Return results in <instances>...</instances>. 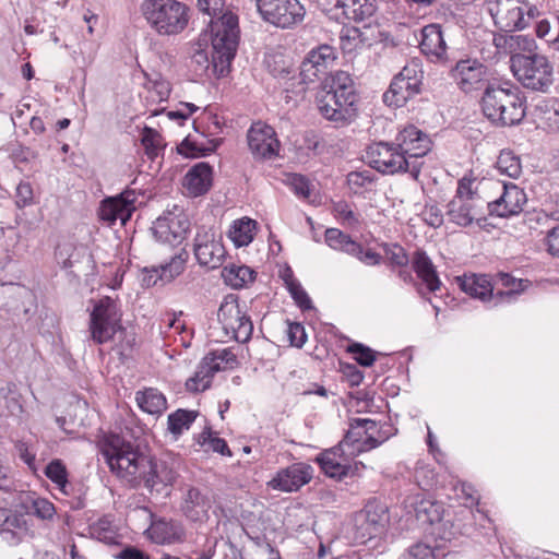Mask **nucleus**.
<instances>
[{
	"label": "nucleus",
	"mask_w": 559,
	"mask_h": 559,
	"mask_svg": "<svg viewBox=\"0 0 559 559\" xmlns=\"http://www.w3.org/2000/svg\"><path fill=\"white\" fill-rule=\"evenodd\" d=\"M99 444L110 471L129 486L143 485L151 493H169L177 478V472L169 463L148 459L117 433L105 435Z\"/></svg>",
	"instance_id": "1"
},
{
	"label": "nucleus",
	"mask_w": 559,
	"mask_h": 559,
	"mask_svg": "<svg viewBox=\"0 0 559 559\" xmlns=\"http://www.w3.org/2000/svg\"><path fill=\"white\" fill-rule=\"evenodd\" d=\"M239 27L238 16L235 14L223 15L217 21L212 22V59H209L207 52L197 50L190 60V68L195 76L202 78L209 70L219 75H224L228 70L230 61L234 59L238 46Z\"/></svg>",
	"instance_id": "2"
},
{
	"label": "nucleus",
	"mask_w": 559,
	"mask_h": 559,
	"mask_svg": "<svg viewBox=\"0 0 559 559\" xmlns=\"http://www.w3.org/2000/svg\"><path fill=\"white\" fill-rule=\"evenodd\" d=\"M359 95L352 76L337 71L325 78L322 90L317 95L320 112L328 120L348 123L358 114Z\"/></svg>",
	"instance_id": "3"
},
{
	"label": "nucleus",
	"mask_w": 559,
	"mask_h": 559,
	"mask_svg": "<svg viewBox=\"0 0 559 559\" xmlns=\"http://www.w3.org/2000/svg\"><path fill=\"white\" fill-rule=\"evenodd\" d=\"M480 104L484 116L500 127L518 124L526 114L522 91L510 82L488 84Z\"/></svg>",
	"instance_id": "4"
},
{
	"label": "nucleus",
	"mask_w": 559,
	"mask_h": 559,
	"mask_svg": "<svg viewBox=\"0 0 559 559\" xmlns=\"http://www.w3.org/2000/svg\"><path fill=\"white\" fill-rule=\"evenodd\" d=\"M141 11L150 26L162 36L182 33L190 21V8L178 0H144Z\"/></svg>",
	"instance_id": "5"
},
{
	"label": "nucleus",
	"mask_w": 559,
	"mask_h": 559,
	"mask_svg": "<svg viewBox=\"0 0 559 559\" xmlns=\"http://www.w3.org/2000/svg\"><path fill=\"white\" fill-rule=\"evenodd\" d=\"M475 183L476 179L472 176L462 177L457 181L455 195L448 203L449 219L457 226L480 225L486 219L487 201L478 194Z\"/></svg>",
	"instance_id": "6"
},
{
	"label": "nucleus",
	"mask_w": 559,
	"mask_h": 559,
	"mask_svg": "<svg viewBox=\"0 0 559 559\" xmlns=\"http://www.w3.org/2000/svg\"><path fill=\"white\" fill-rule=\"evenodd\" d=\"M510 62L513 75L525 88L546 93L552 85L554 68L547 57L514 53Z\"/></svg>",
	"instance_id": "7"
},
{
	"label": "nucleus",
	"mask_w": 559,
	"mask_h": 559,
	"mask_svg": "<svg viewBox=\"0 0 559 559\" xmlns=\"http://www.w3.org/2000/svg\"><path fill=\"white\" fill-rule=\"evenodd\" d=\"M366 158L373 169L382 174L407 171L414 179H418V165L405 159L402 142H371L367 146Z\"/></svg>",
	"instance_id": "8"
},
{
	"label": "nucleus",
	"mask_w": 559,
	"mask_h": 559,
	"mask_svg": "<svg viewBox=\"0 0 559 559\" xmlns=\"http://www.w3.org/2000/svg\"><path fill=\"white\" fill-rule=\"evenodd\" d=\"M121 318L122 312L116 299L104 296L94 301L88 323L92 341L97 345L111 341L122 330Z\"/></svg>",
	"instance_id": "9"
},
{
	"label": "nucleus",
	"mask_w": 559,
	"mask_h": 559,
	"mask_svg": "<svg viewBox=\"0 0 559 559\" xmlns=\"http://www.w3.org/2000/svg\"><path fill=\"white\" fill-rule=\"evenodd\" d=\"M390 525L389 508L385 503L370 499L355 518V538L366 544L377 540L372 547L378 546L388 533Z\"/></svg>",
	"instance_id": "10"
},
{
	"label": "nucleus",
	"mask_w": 559,
	"mask_h": 559,
	"mask_svg": "<svg viewBox=\"0 0 559 559\" xmlns=\"http://www.w3.org/2000/svg\"><path fill=\"white\" fill-rule=\"evenodd\" d=\"M394 435L393 426L388 423H377L369 418H352L349 420V429L347 430L344 441L357 447L358 452L368 451L381 445L390 437Z\"/></svg>",
	"instance_id": "11"
},
{
	"label": "nucleus",
	"mask_w": 559,
	"mask_h": 559,
	"mask_svg": "<svg viewBox=\"0 0 559 559\" xmlns=\"http://www.w3.org/2000/svg\"><path fill=\"white\" fill-rule=\"evenodd\" d=\"M190 228L191 223L183 209L174 205L153 222L151 230L156 241L177 247L186 240Z\"/></svg>",
	"instance_id": "12"
},
{
	"label": "nucleus",
	"mask_w": 559,
	"mask_h": 559,
	"mask_svg": "<svg viewBox=\"0 0 559 559\" xmlns=\"http://www.w3.org/2000/svg\"><path fill=\"white\" fill-rule=\"evenodd\" d=\"M217 318L226 336L239 343H246L251 338L253 324L246 312V306H241L238 299L229 295L221 304Z\"/></svg>",
	"instance_id": "13"
},
{
	"label": "nucleus",
	"mask_w": 559,
	"mask_h": 559,
	"mask_svg": "<svg viewBox=\"0 0 559 559\" xmlns=\"http://www.w3.org/2000/svg\"><path fill=\"white\" fill-rule=\"evenodd\" d=\"M193 253L201 266L219 267L226 257L222 235L213 227H198L193 239Z\"/></svg>",
	"instance_id": "14"
},
{
	"label": "nucleus",
	"mask_w": 559,
	"mask_h": 559,
	"mask_svg": "<svg viewBox=\"0 0 559 559\" xmlns=\"http://www.w3.org/2000/svg\"><path fill=\"white\" fill-rule=\"evenodd\" d=\"M257 8L264 21L282 28L301 23L306 13L298 0H257Z\"/></svg>",
	"instance_id": "15"
},
{
	"label": "nucleus",
	"mask_w": 559,
	"mask_h": 559,
	"mask_svg": "<svg viewBox=\"0 0 559 559\" xmlns=\"http://www.w3.org/2000/svg\"><path fill=\"white\" fill-rule=\"evenodd\" d=\"M421 71L416 66H406L394 76L389 90L383 94V102L391 107H402L408 99L420 93Z\"/></svg>",
	"instance_id": "16"
},
{
	"label": "nucleus",
	"mask_w": 559,
	"mask_h": 559,
	"mask_svg": "<svg viewBox=\"0 0 559 559\" xmlns=\"http://www.w3.org/2000/svg\"><path fill=\"white\" fill-rule=\"evenodd\" d=\"M320 9L336 21L362 22L377 11V0H318Z\"/></svg>",
	"instance_id": "17"
},
{
	"label": "nucleus",
	"mask_w": 559,
	"mask_h": 559,
	"mask_svg": "<svg viewBox=\"0 0 559 559\" xmlns=\"http://www.w3.org/2000/svg\"><path fill=\"white\" fill-rule=\"evenodd\" d=\"M313 467L306 462H296L276 472L267 486L282 492H296L313 478Z\"/></svg>",
	"instance_id": "18"
},
{
	"label": "nucleus",
	"mask_w": 559,
	"mask_h": 559,
	"mask_svg": "<svg viewBox=\"0 0 559 559\" xmlns=\"http://www.w3.org/2000/svg\"><path fill=\"white\" fill-rule=\"evenodd\" d=\"M324 241L331 249L355 257L366 265H377L381 261L379 253L371 249L365 250L359 242L338 228H328L324 233Z\"/></svg>",
	"instance_id": "19"
},
{
	"label": "nucleus",
	"mask_w": 559,
	"mask_h": 559,
	"mask_svg": "<svg viewBox=\"0 0 559 559\" xmlns=\"http://www.w3.org/2000/svg\"><path fill=\"white\" fill-rule=\"evenodd\" d=\"M488 69L477 59H462L450 70V76L464 93L479 90L487 81Z\"/></svg>",
	"instance_id": "20"
},
{
	"label": "nucleus",
	"mask_w": 559,
	"mask_h": 559,
	"mask_svg": "<svg viewBox=\"0 0 559 559\" xmlns=\"http://www.w3.org/2000/svg\"><path fill=\"white\" fill-rule=\"evenodd\" d=\"M336 59L335 49L329 45H321L310 50L300 66V76L304 83H312L328 74Z\"/></svg>",
	"instance_id": "21"
},
{
	"label": "nucleus",
	"mask_w": 559,
	"mask_h": 559,
	"mask_svg": "<svg viewBox=\"0 0 559 559\" xmlns=\"http://www.w3.org/2000/svg\"><path fill=\"white\" fill-rule=\"evenodd\" d=\"M187 259L188 252L181 249L169 262L157 266L144 267L140 278L141 285L148 288L155 286L159 281L163 283L171 282L183 272Z\"/></svg>",
	"instance_id": "22"
},
{
	"label": "nucleus",
	"mask_w": 559,
	"mask_h": 559,
	"mask_svg": "<svg viewBox=\"0 0 559 559\" xmlns=\"http://www.w3.org/2000/svg\"><path fill=\"white\" fill-rule=\"evenodd\" d=\"M134 202L135 194L133 191H124L116 198L106 199L100 204L99 218L109 225L115 224L117 221L121 225H126L135 211Z\"/></svg>",
	"instance_id": "23"
},
{
	"label": "nucleus",
	"mask_w": 559,
	"mask_h": 559,
	"mask_svg": "<svg viewBox=\"0 0 559 559\" xmlns=\"http://www.w3.org/2000/svg\"><path fill=\"white\" fill-rule=\"evenodd\" d=\"M344 445L352 444L346 443L343 439L336 447L324 450L316 457V462L328 477L342 479L353 474L349 459L343 450Z\"/></svg>",
	"instance_id": "24"
},
{
	"label": "nucleus",
	"mask_w": 559,
	"mask_h": 559,
	"mask_svg": "<svg viewBox=\"0 0 559 559\" xmlns=\"http://www.w3.org/2000/svg\"><path fill=\"white\" fill-rule=\"evenodd\" d=\"M495 23L506 32L525 28V9L522 0H497L490 8Z\"/></svg>",
	"instance_id": "25"
},
{
	"label": "nucleus",
	"mask_w": 559,
	"mask_h": 559,
	"mask_svg": "<svg viewBox=\"0 0 559 559\" xmlns=\"http://www.w3.org/2000/svg\"><path fill=\"white\" fill-rule=\"evenodd\" d=\"M31 528L24 514L8 508H0V538L10 546H17L27 536Z\"/></svg>",
	"instance_id": "26"
},
{
	"label": "nucleus",
	"mask_w": 559,
	"mask_h": 559,
	"mask_svg": "<svg viewBox=\"0 0 559 559\" xmlns=\"http://www.w3.org/2000/svg\"><path fill=\"white\" fill-rule=\"evenodd\" d=\"M526 203L525 192L514 183L503 185L502 194L492 202H487L489 215L508 217L523 211Z\"/></svg>",
	"instance_id": "27"
},
{
	"label": "nucleus",
	"mask_w": 559,
	"mask_h": 559,
	"mask_svg": "<svg viewBox=\"0 0 559 559\" xmlns=\"http://www.w3.org/2000/svg\"><path fill=\"white\" fill-rule=\"evenodd\" d=\"M182 186L192 198L206 194L213 186V168L209 163L193 165L185 175Z\"/></svg>",
	"instance_id": "28"
},
{
	"label": "nucleus",
	"mask_w": 559,
	"mask_h": 559,
	"mask_svg": "<svg viewBox=\"0 0 559 559\" xmlns=\"http://www.w3.org/2000/svg\"><path fill=\"white\" fill-rule=\"evenodd\" d=\"M211 508L212 499L210 495L200 488H189L182 498L181 511L191 522L206 521Z\"/></svg>",
	"instance_id": "29"
},
{
	"label": "nucleus",
	"mask_w": 559,
	"mask_h": 559,
	"mask_svg": "<svg viewBox=\"0 0 559 559\" xmlns=\"http://www.w3.org/2000/svg\"><path fill=\"white\" fill-rule=\"evenodd\" d=\"M456 283L466 295L479 299L484 304H492L495 306L493 286L488 275L464 274L456 277Z\"/></svg>",
	"instance_id": "30"
},
{
	"label": "nucleus",
	"mask_w": 559,
	"mask_h": 559,
	"mask_svg": "<svg viewBox=\"0 0 559 559\" xmlns=\"http://www.w3.org/2000/svg\"><path fill=\"white\" fill-rule=\"evenodd\" d=\"M419 48L431 60H445L447 44L439 24H429L421 29Z\"/></svg>",
	"instance_id": "31"
},
{
	"label": "nucleus",
	"mask_w": 559,
	"mask_h": 559,
	"mask_svg": "<svg viewBox=\"0 0 559 559\" xmlns=\"http://www.w3.org/2000/svg\"><path fill=\"white\" fill-rule=\"evenodd\" d=\"M412 267L417 277L426 285L430 293L440 289L441 281L437 273L436 266L427 252L423 249H416L411 259Z\"/></svg>",
	"instance_id": "32"
},
{
	"label": "nucleus",
	"mask_w": 559,
	"mask_h": 559,
	"mask_svg": "<svg viewBox=\"0 0 559 559\" xmlns=\"http://www.w3.org/2000/svg\"><path fill=\"white\" fill-rule=\"evenodd\" d=\"M147 537L155 544L166 545L181 540L185 536L183 526L174 520L158 519L146 530Z\"/></svg>",
	"instance_id": "33"
},
{
	"label": "nucleus",
	"mask_w": 559,
	"mask_h": 559,
	"mask_svg": "<svg viewBox=\"0 0 559 559\" xmlns=\"http://www.w3.org/2000/svg\"><path fill=\"white\" fill-rule=\"evenodd\" d=\"M24 412L17 385L12 381H0V416L21 419Z\"/></svg>",
	"instance_id": "34"
},
{
	"label": "nucleus",
	"mask_w": 559,
	"mask_h": 559,
	"mask_svg": "<svg viewBox=\"0 0 559 559\" xmlns=\"http://www.w3.org/2000/svg\"><path fill=\"white\" fill-rule=\"evenodd\" d=\"M21 508L31 515L51 522L56 516V507L47 498L40 497L35 492H27L20 497Z\"/></svg>",
	"instance_id": "35"
},
{
	"label": "nucleus",
	"mask_w": 559,
	"mask_h": 559,
	"mask_svg": "<svg viewBox=\"0 0 559 559\" xmlns=\"http://www.w3.org/2000/svg\"><path fill=\"white\" fill-rule=\"evenodd\" d=\"M212 358H203L197 367L192 377L186 381V388L189 392H203L211 386L213 377L218 372V367L210 366Z\"/></svg>",
	"instance_id": "36"
},
{
	"label": "nucleus",
	"mask_w": 559,
	"mask_h": 559,
	"mask_svg": "<svg viewBox=\"0 0 559 559\" xmlns=\"http://www.w3.org/2000/svg\"><path fill=\"white\" fill-rule=\"evenodd\" d=\"M138 406L151 415H160L167 408L165 395L154 388H146L135 393Z\"/></svg>",
	"instance_id": "37"
},
{
	"label": "nucleus",
	"mask_w": 559,
	"mask_h": 559,
	"mask_svg": "<svg viewBox=\"0 0 559 559\" xmlns=\"http://www.w3.org/2000/svg\"><path fill=\"white\" fill-rule=\"evenodd\" d=\"M90 535L107 545H118L121 536L110 515H104L88 526Z\"/></svg>",
	"instance_id": "38"
},
{
	"label": "nucleus",
	"mask_w": 559,
	"mask_h": 559,
	"mask_svg": "<svg viewBox=\"0 0 559 559\" xmlns=\"http://www.w3.org/2000/svg\"><path fill=\"white\" fill-rule=\"evenodd\" d=\"M198 415L197 411L179 408L168 415L167 430L177 440L185 431L190 429Z\"/></svg>",
	"instance_id": "39"
},
{
	"label": "nucleus",
	"mask_w": 559,
	"mask_h": 559,
	"mask_svg": "<svg viewBox=\"0 0 559 559\" xmlns=\"http://www.w3.org/2000/svg\"><path fill=\"white\" fill-rule=\"evenodd\" d=\"M255 225L257 222L248 217L234 222L229 230V237L236 247L248 246L253 240Z\"/></svg>",
	"instance_id": "40"
},
{
	"label": "nucleus",
	"mask_w": 559,
	"mask_h": 559,
	"mask_svg": "<svg viewBox=\"0 0 559 559\" xmlns=\"http://www.w3.org/2000/svg\"><path fill=\"white\" fill-rule=\"evenodd\" d=\"M500 282L501 285L508 289L498 290L497 293H495V306L513 301L515 297L524 290L525 287L524 282L522 280L514 278L507 273L500 274Z\"/></svg>",
	"instance_id": "41"
},
{
	"label": "nucleus",
	"mask_w": 559,
	"mask_h": 559,
	"mask_svg": "<svg viewBox=\"0 0 559 559\" xmlns=\"http://www.w3.org/2000/svg\"><path fill=\"white\" fill-rule=\"evenodd\" d=\"M44 474L62 493L69 495L68 487L70 484L68 480V471L61 460L55 459L48 463Z\"/></svg>",
	"instance_id": "42"
},
{
	"label": "nucleus",
	"mask_w": 559,
	"mask_h": 559,
	"mask_svg": "<svg viewBox=\"0 0 559 559\" xmlns=\"http://www.w3.org/2000/svg\"><path fill=\"white\" fill-rule=\"evenodd\" d=\"M226 284L234 288H241L248 282L253 281V271L246 265H234L226 266L222 273Z\"/></svg>",
	"instance_id": "43"
},
{
	"label": "nucleus",
	"mask_w": 559,
	"mask_h": 559,
	"mask_svg": "<svg viewBox=\"0 0 559 559\" xmlns=\"http://www.w3.org/2000/svg\"><path fill=\"white\" fill-rule=\"evenodd\" d=\"M221 142H207L204 145L201 142H179L177 145L178 154L187 158H199L215 152Z\"/></svg>",
	"instance_id": "44"
},
{
	"label": "nucleus",
	"mask_w": 559,
	"mask_h": 559,
	"mask_svg": "<svg viewBox=\"0 0 559 559\" xmlns=\"http://www.w3.org/2000/svg\"><path fill=\"white\" fill-rule=\"evenodd\" d=\"M497 168L501 174L518 178L522 171L520 157L513 151L501 150L497 159Z\"/></svg>",
	"instance_id": "45"
},
{
	"label": "nucleus",
	"mask_w": 559,
	"mask_h": 559,
	"mask_svg": "<svg viewBox=\"0 0 559 559\" xmlns=\"http://www.w3.org/2000/svg\"><path fill=\"white\" fill-rule=\"evenodd\" d=\"M257 159L270 160L278 156L281 142H248Z\"/></svg>",
	"instance_id": "46"
},
{
	"label": "nucleus",
	"mask_w": 559,
	"mask_h": 559,
	"mask_svg": "<svg viewBox=\"0 0 559 559\" xmlns=\"http://www.w3.org/2000/svg\"><path fill=\"white\" fill-rule=\"evenodd\" d=\"M147 99L152 103H162L170 94V84L164 79L150 80L147 82Z\"/></svg>",
	"instance_id": "47"
},
{
	"label": "nucleus",
	"mask_w": 559,
	"mask_h": 559,
	"mask_svg": "<svg viewBox=\"0 0 559 559\" xmlns=\"http://www.w3.org/2000/svg\"><path fill=\"white\" fill-rule=\"evenodd\" d=\"M432 142H426L424 145H418L417 147H411L414 142H402L403 155L405 159L411 162H416L418 165V175L420 174L423 162L421 158L426 156L431 151Z\"/></svg>",
	"instance_id": "48"
},
{
	"label": "nucleus",
	"mask_w": 559,
	"mask_h": 559,
	"mask_svg": "<svg viewBox=\"0 0 559 559\" xmlns=\"http://www.w3.org/2000/svg\"><path fill=\"white\" fill-rule=\"evenodd\" d=\"M198 8L201 12L211 16L210 28L212 29V22L217 21L223 15L233 14L231 12H224L225 0H197Z\"/></svg>",
	"instance_id": "49"
},
{
	"label": "nucleus",
	"mask_w": 559,
	"mask_h": 559,
	"mask_svg": "<svg viewBox=\"0 0 559 559\" xmlns=\"http://www.w3.org/2000/svg\"><path fill=\"white\" fill-rule=\"evenodd\" d=\"M287 282V289L301 310L312 309V302L307 292L302 288L300 283L296 278H289Z\"/></svg>",
	"instance_id": "50"
},
{
	"label": "nucleus",
	"mask_w": 559,
	"mask_h": 559,
	"mask_svg": "<svg viewBox=\"0 0 559 559\" xmlns=\"http://www.w3.org/2000/svg\"><path fill=\"white\" fill-rule=\"evenodd\" d=\"M285 182L298 198L307 199L310 197V182L304 175L288 174Z\"/></svg>",
	"instance_id": "51"
},
{
	"label": "nucleus",
	"mask_w": 559,
	"mask_h": 559,
	"mask_svg": "<svg viewBox=\"0 0 559 559\" xmlns=\"http://www.w3.org/2000/svg\"><path fill=\"white\" fill-rule=\"evenodd\" d=\"M354 359L364 367H370L376 360V352L360 343H354L347 349Z\"/></svg>",
	"instance_id": "52"
},
{
	"label": "nucleus",
	"mask_w": 559,
	"mask_h": 559,
	"mask_svg": "<svg viewBox=\"0 0 559 559\" xmlns=\"http://www.w3.org/2000/svg\"><path fill=\"white\" fill-rule=\"evenodd\" d=\"M247 140H277L274 128L264 121H255L247 133Z\"/></svg>",
	"instance_id": "53"
},
{
	"label": "nucleus",
	"mask_w": 559,
	"mask_h": 559,
	"mask_svg": "<svg viewBox=\"0 0 559 559\" xmlns=\"http://www.w3.org/2000/svg\"><path fill=\"white\" fill-rule=\"evenodd\" d=\"M374 180L370 170L352 171L347 175V185L354 193H359L360 190Z\"/></svg>",
	"instance_id": "54"
},
{
	"label": "nucleus",
	"mask_w": 559,
	"mask_h": 559,
	"mask_svg": "<svg viewBox=\"0 0 559 559\" xmlns=\"http://www.w3.org/2000/svg\"><path fill=\"white\" fill-rule=\"evenodd\" d=\"M203 358H212L210 366H217L218 371L223 365L233 367L237 362L236 355L229 348L215 349L206 354Z\"/></svg>",
	"instance_id": "55"
},
{
	"label": "nucleus",
	"mask_w": 559,
	"mask_h": 559,
	"mask_svg": "<svg viewBox=\"0 0 559 559\" xmlns=\"http://www.w3.org/2000/svg\"><path fill=\"white\" fill-rule=\"evenodd\" d=\"M333 213L337 219L342 221V223L347 226H356L359 223L358 216L353 212L346 201L334 203Z\"/></svg>",
	"instance_id": "56"
},
{
	"label": "nucleus",
	"mask_w": 559,
	"mask_h": 559,
	"mask_svg": "<svg viewBox=\"0 0 559 559\" xmlns=\"http://www.w3.org/2000/svg\"><path fill=\"white\" fill-rule=\"evenodd\" d=\"M164 142H140L136 153L141 155L144 160V156L150 162H155L165 151Z\"/></svg>",
	"instance_id": "57"
},
{
	"label": "nucleus",
	"mask_w": 559,
	"mask_h": 559,
	"mask_svg": "<svg viewBox=\"0 0 559 559\" xmlns=\"http://www.w3.org/2000/svg\"><path fill=\"white\" fill-rule=\"evenodd\" d=\"M546 252L552 258L559 259V225L549 228L543 238Z\"/></svg>",
	"instance_id": "58"
},
{
	"label": "nucleus",
	"mask_w": 559,
	"mask_h": 559,
	"mask_svg": "<svg viewBox=\"0 0 559 559\" xmlns=\"http://www.w3.org/2000/svg\"><path fill=\"white\" fill-rule=\"evenodd\" d=\"M400 559H435L432 548L423 543L412 545Z\"/></svg>",
	"instance_id": "59"
},
{
	"label": "nucleus",
	"mask_w": 559,
	"mask_h": 559,
	"mask_svg": "<svg viewBox=\"0 0 559 559\" xmlns=\"http://www.w3.org/2000/svg\"><path fill=\"white\" fill-rule=\"evenodd\" d=\"M34 192L29 182L21 181L15 190V204L17 207L23 209L33 203Z\"/></svg>",
	"instance_id": "60"
},
{
	"label": "nucleus",
	"mask_w": 559,
	"mask_h": 559,
	"mask_svg": "<svg viewBox=\"0 0 559 559\" xmlns=\"http://www.w3.org/2000/svg\"><path fill=\"white\" fill-rule=\"evenodd\" d=\"M74 246L72 243L59 245L56 249V260L62 269H70L73 266L72 255L74 252Z\"/></svg>",
	"instance_id": "61"
},
{
	"label": "nucleus",
	"mask_w": 559,
	"mask_h": 559,
	"mask_svg": "<svg viewBox=\"0 0 559 559\" xmlns=\"http://www.w3.org/2000/svg\"><path fill=\"white\" fill-rule=\"evenodd\" d=\"M288 340L290 345L295 347H302L307 341V334L302 324L298 322L289 323L287 330Z\"/></svg>",
	"instance_id": "62"
},
{
	"label": "nucleus",
	"mask_w": 559,
	"mask_h": 559,
	"mask_svg": "<svg viewBox=\"0 0 559 559\" xmlns=\"http://www.w3.org/2000/svg\"><path fill=\"white\" fill-rule=\"evenodd\" d=\"M386 254L389 257L390 262L396 266L404 267L411 261L405 249L397 243L392 245L391 248L386 251Z\"/></svg>",
	"instance_id": "63"
},
{
	"label": "nucleus",
	"mask_w": 559,
	"mask_h": 559,
	"mask_svg": "<svg viewBox=\"0 0 559 559\" xmlns=\"http://www.w3.org/2000/svg\"><path fill=\"white\" fill-rule=\"evenodd\" d=\"M424 221L431 227H440L443 223V214L437 205H427L423 211Z\"/></svg>",
	"instance_id": "64"
}]
</instances>
